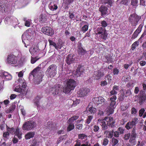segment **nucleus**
<instances>
[{
    "label": "nucleus",
    "mask_w": 146,
    "mask_h": 146,
    "mask_svg": "<svg viewBox=\"0 0 146 146\" xmlns=\"http://www.w3.org/2000/svg\"><path fill=\"white\" fill-rule=\"evenodd\" d=\"M138 119L137 118H134L130 123L128 122V129L132 128L133 129L131 133L130 138L129 141V143L128 146H133L136 144L135 138L136 134L135 131V125L137 123Z\"/></svg>",
    "instance_id": "1"
},
{
    "label": "nucleus",
    "mask_w": 146,
    "mask_h": 146,
    "mask_svg": "<svg viewBox=\"0 0 146 146\" xmlns=\"http://www.w3.org/2000/svg\"><path fill=\"white\" fill-rule=\"evenodd\" d=\"M138 119L137 118H134L130 123L128 122V129L132 128L133 129L131 133L130 138L129 141V143L128 146H133L136 144L135 138L136 134L135 131V125L137 123Z\"/></svg>",
    "instance_id": "2"
},
{
    "label": "nucleus",
    "mask_w": 146,
    "mask_h": 146,
    "mask_svg": "<svg viewBox=\"0 0 146 146\" xmlns=\"http://www.w3.org/2000/svg\"><path fill=\"white\" fill-rule=\"evenodd\" d=\"M41 68L38 66L34 69L30 74V76L32 75L35 79V84H39L42 81L43 76L42 72L40 71Z\"/></svg>",
    "instance_id": "3"
},
{
    "label": "nucleus",
    "mask_w": 146,
    "mask_h": 146,
    "mask_svg": "<svg viewBox=\"0 0 146 146\" xmlns=\"http://www.w3.org/2000/svg\"><path fill=\"white\" fill-rule=\"evenodd\" d=\"M76 86V82L75 80L72 79H68L66 82L63 92L66 94H68L73 90Z\"/></svg>",
    "instance_id": "4"
},
{
    "label": "nucleus",
    "mask_w": 146,
    "mask_h": 146,
    "mask_svg": "<svg viewBox=\"0 0 146 146\" xmlns=\"http://www.w3.org/2000/svg\"><path fill=\"white\" fill-rule=\"evenodd\" d=\"M116 99V97L113 95L110 99V105L107 107L106 109V111L108 115L113 113L114 111V109L115 108V105L116 104L115 100Z\"/></svg>",
    "instance_id": "5"
},
{
    "label": "nucleus",
    "mask_w": 146,
    "mask_h": 146,
    "mask_svg": "<svg viewBox=\"0 0 146 146\" xmlns=\"http://www.w3.org/2000/svg\"><path fill=\"white\" fill-rule=\"evenodd\" d=\"M96 34L104 40H106L107 38L108 34L106 29L102 27H98L97 29Z\"/></svg>",
    "instance_id": "6"
},
{
    "label": "nucleus",
    "mask_w": 146,
    "mask_h": 146,
    "mask_svg": "<svg viewBox=\"0 0 146 146\" xmlns=\"http://www.w3.org/2000/svg\"><path fill=\"white\" fill-rule=\"evenodd\" d=\"M57 66L55 64H52L48 68L46 72L48 76L53 78L56 74Z\"/></svg>",
    "instance_id": "7"
},
{
    "label": "nucleus",
    "mask_w": 146,
    "mask_h": 146,
    "mask_svg": "<svg viewBox=\"0 0 146 146\" xmlns=\"http://www.w3.org/2000/svg\"><path fill=\"white\" fill-rule=\"evenodd\" d=\"M36 126L35 122L33 121H29L25 122L22 126L24 130L29 131L35 128Z\"/></svg>",
    "instance_id": "8"
},
{
    "label": "nucleus",
    "mask_w": 146,
    "mask_h": 146,
    "mask_svg": "<svg viewBox=\"0 0 146 146\" xmlns=\"http://www.w3.org/2000/svg\"><path fill=\"white\" fill-rule=\"evenodd\" d=\"M62 90V88L59 85H55L50 89L51 93L54 96L59 94Z\"/></svg>",
    "instance_id": "9"
},
{
    "label": "nucleus",
    "mask_w": 146,
    "mask_h": 146,
    "mask_svg": "<svg viewBox=\"0 0 146 146\" xmlns=\"http://www.w3.org/2000/svg\"><path fill=\"white\" fill-rule=\"evenodd\" d=\"M18 58L17 56L13 54L8 55L6 59V62L8 64H15L17 62Z\"/></svg>",
    "instance_id": "10"
},
{
    "label": "nucleus",
    "mask_w": 146,
    "mask_h": 146,
    "mask_svg": "<svg viewBox=\"0 0 146 146\" xmlns=\"http://www.w3.org/2000/svg\"><path fill=\"white\" fill-rule=\"evenodd\" d=\"M41 30L43 33L48 36H52L54 33L53 29L50 27L48 26L42 27Z\"/></svg>",
    "instance_id": "11"
},
{
    "label": "nucleus",
    "mask_w": 146,
    "mask_h": 146,
    "mask_svg": "<svg viewBox=\"0 0 146 146\" xmlns=\"http://www.w3.org/2000/svg\"><path fill=\"white\" fill-rule=\"evenodd\" d=\"M84 67L83 66L79 65L76 69L75 72V75L77 77L83 75L84 72Z\"/></svg>",
    "instance_id": "12"
},
{
    "label": "nucleus",
    "mask_w": 146,
    "mask_h": 146,
    "mask_svg": "<svg viewBox=\"0 0 146 146\" xmlns=\"http://www.w3.org/2000/svg\"><path fill=\"white\" fill-rule=\"evenodd\" d=\"M90 92V89L89 88H80L78 92V96L80 97H83L87 95Z\"/></svg>",
    "instance_id": "13"
},
{
    "label": "nucleus",
    "mask_w": 146,
    "mask_h": 146,
    "mask_svg": "<svg viewBox=\"0 0 146 146\" xmlns=\"http://www.w3.org/2000/svg\"><path fill=\"white\" fill-rule=\"evenodd\" d=\"M92 101L95 104L99 105L104 103L106 100L102 97L100 96L98 97L93 98Z\"/></svg>",
    "instance_id": "14"
},
{
    "label": "nucleus",
    "mask_w": 146,
    "mask_h": 146,
    "mask_svg": "<svg viewBox=\"0 0 146 146\" xmlns=\"http://www.w3.org/2000/svg\"><path fill=\"white\" fill-rule=\"evenodd\" d=\"M139 17L135 14L133 13L130 15L129 17L130 22H131L132 25H134L139 20Z\"/></svg>",
    "instance_id": "15"
},
{
    "label": "nucleus",
    "mask_w": 146,
    "mask_h": 146,
    "mask_svg": "<svg viewBox=\"0 0 146 146\" xmlns=\"http://www.w3.org/2000/svg\"><path fill=\"white\" fill-rule=\"evenodd\" d=\"M143 26V24H142L140 25L137 29L133 34L131 38L132 39H134L137 37L138 34L141 32Z\"/></svg>",
    "instance_id": "16"
},
{
    "label": "nucleus",
    "mask_w": 146,
    "mask_h": 146,
    "mask_svg": "<svg viewBox=\"0 0 146 146\" xmlns=\"http://www.w3.org/2000/svg\"><path fill=\"white\" fill-rule=\"evenodd\" d=\"M108 8L107 7L104 5H102L99 8V11L101 13V15L103 16L106 15L108 13Z\"/></svg>",
    "instance_id": "17"
},
{
    "label": "nucleus",
    "mask_w": 146,
    "mask_h": 146,
    "mask_svg": "<svg viewBox=\"0 0 146 146\" xmlns=\"http://www.w3.org/2000/svg\"><path fill=\"white\" fill-rule=\"evenodd\" d=\"M77 50L78 54L79 55H84L86 52V50L83 48L81 43H80L78 44Z\"/></svg>",
    "instance_id": "18"
},
{
    "label": "nucleus",
    "mask_w": 146,
    "mask_h": 146,
    "mask_svg": "<svg viewBox=\"0 0 146 146\" xmlns=\"http://www.w3.org/2000/svg\"><path fill=\"white\" fill-rule=\"evenodd\" d=\"M75 60L73 55L71 54H68L66 57V62L68 65L74 62Z\"/></svg>",
    "instance_id": "19"
},
{
    "label": "nucleus",
    "mask_w": 146,
    "mask_h": 146,
    "mask_svg": "<svg viewBox=\"0 0 146 146\" xmlns=\"http://www.w3.org/2000/svg\"><path fill=\"white\" fill-rule=\"evenodd\" d=\"M86 111L88 113L89 112L91 114H94L96 112V109L90 104L86 108Z\"/></svg>",
    "instance_id": "20"
},
{
    "label": "nucleus",
    "mask_w": 146,
    "mask_h": 146,
    "mask_svg": "<svg viewBox=\"0 0 146 146\" xmlns=\"http://www.w3.org/2000/svg\"><path fill=\"white\" fill-rule=\"evenodd\" d=\"M39 50L37 47H31L29 49V51L32 55L37 54Z\"/></svg>",
    "instance_id": "21"
},
{
    "label": "nucleus",
    "mask_w": 146,
    "mask_h": 146,
    "mask_svg": "<svg viewBox=\"0 0 146 146\" xmlns=\"http://www.w3.org/2000/svg\"><path fill=\"white\" fill-rule=\"evenodd\" d=\"M115 121L113 118L111 117H110L108 120L107 121V123L108 125L112 127L114 125Z\"/></svg>",
    "instance_id": "22"
},
{
    "label": "nucleus",
    "mask_w": 146,
    "mask_h": 146,
    "mask_svg": "<svg viewBox=\"0 0 146 146\" xmlns=\"http://www.w3.org/2000/svg\"><path fill=\"white\" fill-rule=\"evenodd\" d=\"M39 21L41 23H46L47 21V18L45 14H42L40 15Z\"/></svg>",
    "instance_id": "23"
},
{
    "label": "nucleus",
    "mask_w": 146,
    "mask_h": 146,
    "mask_svg": "<svg viewBox=\"0 0 146 146\" xmlns=\"http://www.w3.org/2000/svg\"><path fill=\"white\" fill-rule=\"evenodd\" d=\"M48 7L52 11H55L58 9L57 5L52 2H51L49 3Z\"/></svg>",
    "instance_id": "24"
},
{
    "label": "nucleus",
    "mask_w": 146,
    "mask_h": 146,
    "mask_svg": "<svg viewBox=\"0 0 146 146\" xmlns=\"http://www.w3.org/2000/svg\"><path fill=\"white\" fill-rule=\"evenodd\" d=\"M2 77L3 78H5L6 80H11L12 78V76L6 72H4L3 73Z\"/></svg>",
    "instance_id": "25"
},
{
    "label": "nucleus",
    "mask_w": 146,
    "mask_h": 146,
    "mask_svg": "<svg viewBox=\"0 0 146 146\" xmlns=\"http://www.w3.org/2000/svg\"><path fill=\"white\" fill-rule=\"evenodd\" d=\"M34 132H30L28 133L25 135V138L26 139H29L33 137L35 135Z\"/></svg>",
    "instance_id": "26"
},
{
    "label": "nucleus",
    "mask_w": 146,
    "mask_h": 146,
    "mask_svg": "<svg viewBox=\"0 0 146 146\" xmlns=\"http://www.w3.org/2000/svg\"><path fill=\"white\" fill-rule=\"evenodd\" d=\"M114 2L113 0H102V3L105 4H107L108 7H111Z\"/></svg>",
    "instance_id": "27"
},
{
    "label": "nucleus",
    "mask_w": 146,
    "mask_h": 146,
    "mask_svg": "<svg viewBox=\"0 0 146 146\" xmlns=\"http://www.w3.org/2000/svg\"><path fill=\"white\" fill-rule=\"evenodd\" d=\"M104 75L103 72H101L100 70H98L95 75L96 79V80H98L102 77Z\"/></svg>",
    "instance_id": "28"
},
{
    "label": "nucleus",
    "mask_w": 146,
    "mask_h": 146,
    "mask_svg": "<svg viewBox=\"0 0 146 146\" xmlns=\"http://www.w3.org/2000/svg\"><path fill=\"white\" fill-rule=\"evenodd\" d=\"M7 7L5 3H0V11L2 12H5L7 10Z\"/></svg>",
    "instance_id": "29"
},
{
    "label": "nucleus",
    "mask_w": 146,
    "mask_h": 146,
    "mask_svg": "<svg viewBox=\"0 0 146 146\" xmlns=\"http://www.w3.org/2000/svg\"><path fill=\"white\" fill-rule=\"evenodd\" d=\"M41 98V97L38 96H36L34 100V104L37 107H38L40 105V100Z\"/></svg>",
    "instance_id": "30"
},
{
    "label": "nucleus",
    "mask_w": 146,
    "mask_h": 146,
    "mask_svg": "<svg viewBox=\"0 0 146 146\" xmlns=\"http://www.w3.org/2000/svg\"><path fill=\"white\" fill-rule=\"evenodd\" d=\"M15 135H17L19 139H21L22 137V133L21 131H20V129L18 128L16 129V130L15 132Z\"/></svg>",
    "instance_id": "31"
},
{
    "label": "nucleus",
    "mask_w": 146,
    "mask_h": 146,
    "mask_svg": "<svg viewBox=\"0 0 146 146\" xmlns=\"http://www.w3.org/2000/svg\"><path fill=\"white\" fill-rule=\"evenodd\" d=\"M146 99V96H139V103L141 105L142 104L145 102Z\"/></svg>",
    "instance_id": "32"
},
{
    "label": "nucleus",
    "mask_w": 146,
    "mask_h": 146,
    "mask_svg": "<svg viewBox=\"0 0 146 146\" xmlns=\"http://www.w3.org/2000/svg\"><path fill=\"white\" fill-rule=\"evenodd\" d=\"M69 124L67 130L68 131H70L73 130L74 127V124L72 123H68Z\"/></svg>",
    "instance_id": "33"
},
{
    "label": "nucleus",
    "mask_w": 146,
    "mask_h": 146,
    "mask_svg": "<svg viewBox=\"0 0 146 146\" xmlns=\"http://www.w3.org/2000/svg\"><path fill=\"white\" fill-rule=\"evenodd\" d=\"M48 41L49 43V45L50 46H52L54 47L56 49H57L58 46L56 45V43L53 42L52 40L50 39L48 40Z\"/></svg>",
    "instance_id": "34"
},
{
    "label": "nucleus",
    "mask_w": 146,
    "mask_h": 146,
    "mask_svg": "<svg viewBox=\"0 0 146 146\" xmlns=\"http://www.w3.org/2000/svg\"><path fill=\"white\" fill-rule=\"evenodd\" d=\"M107 123L104 121H103L101 125L102 127V129L103 130H105L107 129L108 128Z\"/></svg>",
    "instance_id": "35"
},
{
    "label": "nucleus",
    "mask_w": 146,
    "mask_h": 146,
    "mask_svg": "<svg viewBox=\"0 0 146 146\" xmlns=\"http://www.w3.org/2000/svg\"><path fill=\"white\" fill-rule=\"evenodd\" d=\"M139 44V42L137 41H135L132 45L131 49L132 50H134L136 47L138 46Z\"/></svg>",
    "instance_id": "36"
},
{
    "label": "nucleus",
    "mask_w": 146,
    "mask_h": 146,
    "mask_svg": "<svg viewBox=\"0 0 146 146\" xmlns=\"http://www.w3.org/2000/svg\"><path fill=\"white\" fill-rule=\"evenodd\" d=\"M23 20L25 21V26L27 27H29L30 26L31 24L30 21L27 20L26 18H24Z\"/></svg>",
    "instance_id": "37"
},
{
    "label": "nucleus",
    "mask_w": 146,
    "mask_h": 146,
    "mask_svg": "<svg viewBox=\"0 0 146 146\" xmlns=\"http://www.w3.org/2000/svg\"><path fill=\"white\" fill-rule=\"evenodd\" d=\"M93 118V116L92 115H89L88 117V118L86 120V123L87 124H89L91 120H92Z\"/></svg>",
    "instance_id": "38"
},
{
    "label": "nucleus",
    "mask_w": 146,
    "mask_h": 146,
    "mask_svg": "<svg viewBox=\"0 0 146 146\" xmlns=\"http://www.w3.org/2000/svg\"><path fill=\"white\" fill-rule=\"evenodd\" d=\"M112 146H115L118 143V140L113 137L112 138Z\"/></svg>",
    "instance_id": "39"
},
{
    "label": "nucleus",
    "mask_w": 146,
    "mask_h": 146,
    "mask_svg": "<svg viewBox=\"0 0 146 146\" xmlns=\"http://www.w3.org/2000/svg\"><path fill=\"white\" fill-rule=\"evenodd\" d=\"M105 58L106 59L107 61L106 62L107 63H109L112 61V58L110 55L108 54L105 56Z\"/></svg>",
    "instance_id": "40"
},
{
    "label": "nucleus",
    "mask_w": 146,
    "mask_h": 146,
    "mask_svg": "<svg viewBox=\"0 0 146 146\" xmlns=\"http://www.w3.org/2000/svg\"><path fill=\"white\" fill-rule=\"evenodd\" d=\"M88 26L87 25H85L82 28V31L83 33H85L88 29Z\"/></svg>",
    "instance_id": "41"
},
{
    "label": "nucleus",
    "mask_w": 146,
    "mask_h": 146,
    "mask_svg": "<svg viewBox=\"0 0 146 146\" xmlns=\"http://www.w3.org/2000/svg\"><path fill=\"white\" fill-rule=\"evenodd\" d=\"M78 138L79 139H83L84 138L86 137H87V136L86 135L84 134H79L78 135Z\"/></svg>",
    "instance_id": "42"
},
{
    "label": "nucleus",
    "mask_w": 146,
    "mask_h": 146,
    "mask_svg": "<svg viewBox=\"0 0 146 146\" xmlns=\"http://www.w3.org/2000/svg\"><path fill=\"white\" fill-rule=\"evenodd\" d=\"M114 131L113 130L109 131L108 135H106V137L108 138H111L113 136Z\"/></svg>",
    "instance_id": "43"
},
{
    "label": "nucleus",
    "mask_w": 146,
    "mask_h": 146,
    "mask_svg": "<svg viewBox=\"0 0 146 146\" xmlns=\"http://www.w3.org/2000/svg\"><path fill=\"white\" fill-rule=\"evenodd\" d=\"M40 58H37V57L35 58L31 57V62L32 64L35 63Z\"/></svg>",
    "instance_id": "44"
},
{
    "label": "nucleus",
    "mask_w": 146,
    "mask_h": 146,
    "mask_svg": "<svg viewBox=\"0 0 146 146\" xmlns=\"http://www.w3.org/2000/svg\"><path fill=\"white\" fill-rule=\"evenodd\" d=\"M93 129L94 131L96 132L98 131L100 129V128L98 125H95L94 126Z\"/></svg>",
    "instance_id": "45"
},
{
    "label": "nucleus",
    "mask_w": 146,
    "mask_h": 146,
    "mask_svg": "<svg viewBox=\"0 0 146 146\" xmlns=\"http://www.w3.org/2000/svg\"><path fill=\"white\" fill-rule=\"evenodd\" d=\"M101 26L103 28H105L108 25V24L107 23V22L105 21H103L101 22Z\"/></svg>",
    "instance_id": "46"
},
{
    "label": "nucleus",
    "mask_w": 146,
    "mask_h": 146,
    "mask_svg": "<svg viewBox=\"0 0 146 146\" xmlns=\"http://www.w3.org/2000/svg\"><path fill=\"white\" fill-rule=\"evenodd\" d=\"M108 140L106 138H105L103 139L102 145L104 146H106L108 144Z\"/></svg>",
    "instance_id": "47"
},
{
    "label": "nucleus",
    "mask_w": 146,
    "mask_h": 146,
    "mask_svg": "<svg viewBox=\"0 0 146 146\" xmlns=\"http://www.w3.org/2000/svg\"><path fill=\"white\" fill-rule=\"evenodd\" d=\"M7 128L8 132H9L10 133H13L15 131V128L13 127L10 128L7 127Z\"/></svg>",
    "instance_id": "48"
},
{
    "label": "nucleus",
    "mask_w": 146,
    "mask_h": 146,
    "mask_svg": "<svg viewBox=\"0 0 146 146\" xmlns=\"http://www.w3.org/2000/svg\"><path fill=\"white\" fill-rule=\"evenodd\" d=\"M145 111V110L144 108H141L139 111V115L141 117L143 115Z\"/></svg>",
    "instance_id": "49"
},
{
    "label": "nucleus",
    "mask_w": 146,
    "mask_h": 146,
    "mask_svg": "<svg viewBox=\"0 0 146 146\" xmlns=\"http://www.w3.org/2000/svg\"><path fill=\"white\" fill-rule=\"evenodd\" d=\"M113 75H117L119 72V70L117 69V68H115L113 70Z\"/></svg>",
    "instance_id": "50"
},
{
    "label": "nucleus",
    "mask_w": 146,
    "mask_h": 146,
    "mask_svg": "<svg viewBox=\"0 0 146 146\" xmlns=\"http://www.w3.org/2000/svg\"><path fill=\"white\" fill-rule=\"evenodd\" d=\"M138 2L137 0H131V4L133 6H137Z\"/></svg>",
    "instance_id": "51"
},
{
    "label": "nucleus",
    "mask_w": 146,
    "mask_h": 146,
    "mask_svg": "<svg viewBox=\"0 0 146 146\" xmlns=\"http://www.w3.org/2000/svg\"><path fill=\"white\" fill-rule=\"evenodd\" d=\"M122 80L124 82H126L128 81V76H123L122 78Z\"/></svg>",
    "instance_id": "52"
},
{
    "label": "nucleus",
    "mask_w": 146,
    "mask_h": 146,
    "mask_svg": "<svg viewBox=\"0 0 146 146\" xmlns=\"http://www.w3.org/2000/svg\"><path fill=\"white\" fill-rule=\"evenodd\" d=\"M118 131L120 134H123L124 133V129L122 127H119L118 128Z\"/></svg>",
    "instance_id": "53"
},
{
    "label": "nucleus",
    "mask_w": 146,
    "mask_h": 146,
    "mask_svg": "<svg viewBox=\"0 0 146 146\" xmlns=\"http://www.w3.org/2000/svg\"><path fill=\"white\" fill-rule=\"evenodd\" d=\"M79 101H80L79 100H77L75 101H73V102L72 104V106H76L77 104H79Z\"/></svg>",
    "instance_id": "54"
},
{
    "label": "nucleus",
    "mask_w": 146,
    "mask_h": 146,
    "mask_svg": "<svg viewBox=\"0 0 146 146\" xmlns=\"http://www.w3.org/2000/svg\"><path fill=\"white\" fill-rule=\"evenodd\" d=\"M24 90L21 89L20 87L18 88H15V91L17 92H21Z\"/></svg>",
    "instance_id": "55"
},
{
    "label": "nucleus",
    "mask_w": 146,
    "mask_h": 146,
    "mask_svg": "<svg viewBox=\"0 0 146 146\" xmlns=\"http://www.w3.org/2000/svg\"><path fill=\"white\" fill-rule=\"evenodd\" d=\"M104 112H103L102 111L100 110H98V115H99L100 116H101L103 115Z\"/></svg>",
    "instance_id": "56"
},
{
    "label": "nucleus",
    "mask_w": 146,
    "mask_h": 146,
    "mask_svg": "<svg viewBox=\"0 0 146 146\" xmlns=\"http://www.w3.org/2000/svg\"><path fill=\"white\" fill-rule=\"evenodd\" d=\"M146 96V95L145 94V92L142 90L140 91V93L139 94V96Z\"/></svg>",
    "instance_id": "57"
},
{
    "label": "nucleus",
    "mask_w": 146,
    "mask_h": 146,
    "mask_svg": "<svg viewBox=\"0 0 146 146\" xmlns=\"http://www.w3.org/2000/svg\"><path fill=\"white\" fill-rule=\"evenodd\" d=\"M82 126L83 125L82 124H79L76 125V128L79 130L81 129L82 128Z\"/></svg>",
    "instance_id": "58"
},
{
    "label": "nucleus",
    "mask_w": 146,
    "mask_h": 146,
    "mask_svg": "<svg viewBox=\"0 0 146 146\" xmlns=\"http://www.w3.org/2000/svg\"><path fill=\"white\" fill-rule=\"evenodd\" d=\"M139 64L141 66H144L146 64V62L144 60H141Z\"/></svg>",
    "instance_id": "59"
},
{
    "label": "nucleus",
    "mask_w": 146,
    "mask_h": 146,
    "mask_svg": "<svg viewBox=\"0 0 146 146\" xmlns=\"http://www.w3.org/2000/svg\"><path fill=\"white\" fill-rule=\"evenodd\" d=\"M111 76L110 75H108L106 76L105 79L108 80V81H110L111 80Z\"/></svg>",
    "instance_id": "60"
},
{
    "label": "nucleus",
    "mask_w": 146,
    "mask_h": 146,
    "mask_svg": "<svg viewBox=\"0 0 146 146\" xmlns=\"http://www.w3.org/2000/svg\"><path fill=\"white\" fill-rule=\"evenodd\" d=\"M143 57H145V59L146 60V52H143L142 53V56L141 58L139 59V60H142Z\"/></svg>",
    "instance_id": "61"
},
{
    "label": "nucleus",
    "mask_w": 146,
    "mask_h": 146,
    "mask_svg": "<svg viewBox=\"0 0 146 146\" xmlns=\"http://www.w3.org/2000/svg\"><path fill=\"white\" fill-rule=\"evenodd\" d=\"M9 134L8 131L5 132L3 133V136L4 137H6L7 136L9 135Z\"/></svg>",
    "instance_id": "62"
},
{
    "label": "nucleus",
    "mask_w": 146,
    "mask_h": 146,
    "mask_svg": "<svg viewBox=\"0 0 146 146\" xmlns=\"http://www.w3.org/2000/svg\"><path fill=\"white\" fill-rule=\"evenodd\" d=\"M108 84L107 82L106 81H102L100 83V85L101 86H105Z\"/></svg>",
    "instance_id": "63"
},
{
    "label": "nucleus",
    "mask_w": 146,
    "mask_h": 146,
    "mask_svg": "<svg viewBox=\"0 0 146 146\" xmlns=\"http://www.w3.org/2000/svg\"><path fill=\"white\" fill-rule=\"evenodd\" d=\"M90 144L87 141L85 143L82 144L81 146H90Z\"/></svg>",
    "instance_id": "64"
}]
</instances>
